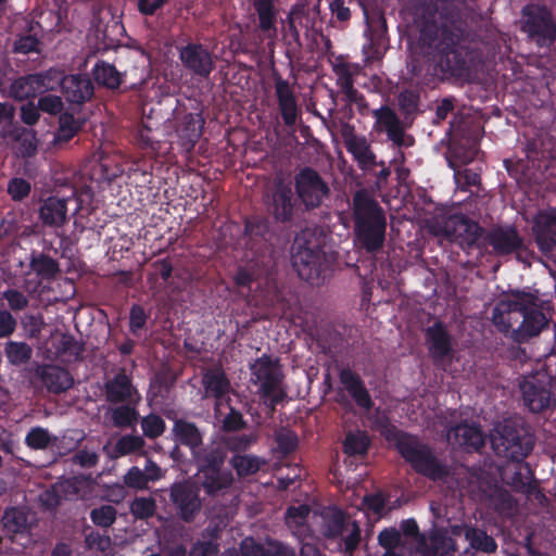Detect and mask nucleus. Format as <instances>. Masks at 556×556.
<instances>
[{
	"label": "nucleus",
	"mask_w": 556,
	"mask_h": 556,
	"mask_svg": "<svg viewBox=\"0 0 556 556\" xmlns=\"http://www.w3.org/2000/svg\"><path fill=\"white\" fill-rule=\"evenodd\" d=\"M476 24L473 10L460 0L441 2L422 25L418 45L412 48V59L407 63L410 77L421 72L420 56L455 52L470 38Z\"/></svg>",
	"instance_id": "f257e3e1"
},
{
	"label": "nucleus",
	"mask_w": 556,
	"mask_h": 556,
	"mask_svg": "<svg viewBox=\"0 0 556 556\" xmlns=\"http://www.w3.org/2000/svg\"><path fill=\"white\" fill-rule=\"evenodd\" d=\"M354 230L358 244L367 252L379 251L384 242L386 216L377 201L366 190L353 198Z\"/></svg>",
	"instance_id": "f03ea898"
},
{
	"label": "nucleus",
	"mask_w": 556,
	"mask_h": 556,
	"mask_svg": "<svg viewBox=\"0 0 556 556\" xmlns=\"http://www.w3.org/2000/svg\"><path fill=\"white\" fill-rule=\"evenodd\" d=\"M292 264L301 279L312 285H319L324 280L329 262L312 230H304L295 237Z\"/></svg>",
	"instance_id": "7ed1b4c3"
},
{
	"label": "nucleus",
	"mask_w": 556,
	"mask_h": 556,
	"mask_svg": "<svg viewBox=\"0 0 556 556\" xmlns=\"http://www.w3.org/2000/svg\"><path fill=\"white\" fill-rule=\"evenodd\" d=\"M494 452L511 460L523 459L532 450V437L515 421L498 422L490 434Z\"/></svg>",
	"instance_id": "20e7f679"
},
{
	"label": "nucleus",
	"mask_w": 556,
	"mask_h": 556,
	"mask_svg": "<svg viewBox=\"0 0 556 556\" xmlns=\"http://www.w3.org/2000/svg\"><path fill=\"white\" fill-rule=\"evenodd\" d=\"M397 448L401 455L424 476L432 480L443 479L448 476V467L440 462L430 448L417 439L401 437L397 442Z\"/></svg>",
	"instance_id": "39448f33"
},
{
	"label": "nucleus",
	"mask_w": 556,
	"mask_h": 556,
	"mask_svg": "<svg viewBox=\"0 0 556 556\" xmlns=\"http://www.w3.org/2000/svg\"><path fill=\"white\" fill-rule=\"evenodd\" d=\"M281 370L276 361L262 356L251 365V382L257 386V393L269 401L270 406L283 397Z\"/></svg>",
	"instance_id": "423d86ee"
},
{
	"label": "nucleus",
	"mask_w": 556,
	"mask_h": 556,
	"mask_svg": "<svg viewBox=\"0 0 556 556\" xmlns=\"http://www.w3.org/2000/svg\"><path fill=\"white\" fill-rule=\"evenodd\" d=\"M525 405L533 413H540L549 407L556 396V384L545 372L525 377L520 383Z\"/></svg>",
	"instance_id": "0eeeda50"
},
{
	"label": "nucleus",
	"mask_w": 556,
	"mask_h": 556,
	"mask_svg": "<svg viewBox=\"0 0 556 556\" xmlns=\"http://www.w3.org/2000/svg\"><path fill=\"white\" fill-rule=\"evenodd\" d=\"M431 231L434 236L456 242L463 248L476 245L482 235V229L477 223L457 215L431 226Z\"/></svg>",
	"instance_id": "6e6552de"
},
{
	"label": "nucleus",
	"mask_w": 556,
	"mask_h": 556,
	"mask_svg": "<svg viewBox=\"0 0 556 556\" xmlns=\"http://www.w3.org/2000/svg\"><path fill=\"white\" fill-rule=\"evenodd\" d=\"M294 187L299 201L306 208L323 204L330 194L327 181L316 170L305 167L294 177Z\"/></svg>",
	"instance_id": "1a4fd4ad"
},
{
	"label": "nucleus",
	"mask_w": 556,
	"mask_h": 556,
	"mask_svg": "<svg viewBox=\"0 0 556 556\" xmlns=\"http://www.w3.org/2000/svg\"><path fill=\"white\" fill-rule=\"evenodd\" d=\"M522 30L540 46L552 42L556 37L549 11L539 4H530L522 10Z\"/></svg>",
	"instance_id": "9d476101"
},
{
	"label": "nucleus",
	"mask_w": 556,
	"mask_h": 556,
	"mask_svg": "<svg viewBox=\"0 0 556 556\" xmlns=\"http://www.w3.org/2000/svg\"><path fill=\"white\" fill-rule=\"evenodd\" d=\"M531 301L530 293L513 292L501 300L494 307L492 321L498 330L503 332H511L516 329L515 325H519L521 311L526 309L527 304Z\"/></svg>",
	"instance_id": "9b49d317"
},
{
	"label": "nucleus",
	"mask_w": 556,
	"mask_h": 556,
	"mask_svg": "<svg viewBox=\"0 0 556 556\" xmlns=\"http://www.w3.org/2000/svg\"><path fill=\"white\" fill-rule=\"evenodd\" d=\"M169 498L178 517L185 522H191L202 508L200 490L194 482L181 481L169 489Z\"/></svg>",
	"instance_id": "f8f14e48"
},
{
	"label": "nucleus",
	"mask_w": 556,
	"mask_h": 556,
	"mask_svg": "<svg viewBox=\"0 0 556 556\" xmlns=\"http://www.w3.org/2000/svg\"><path fill=\"white\" fill-rule=\"evenodd\" d=\"M203 396L215 400V414L223 415V406L229 404L233 389L222 367H213L204 371L202 376Z\"/></svg>",
	"instance_id": "ddd939ff"
},
{
	"label": "nucleus",
	"mask_w": 556,
	"mask_h": 556,
	"mask_svg": "<svg viewBox=\"0 0 556 556\" xmlns=\"http://www.w3.org/2000/svg\"><path fill=\"white\" fill-rule=\"evenodd\" d=\"M533 233L542 254L556 263V208L540 212L535 216Z\"/></svg>",
	"instance_id": "4468645a"
},
{
	"label": "nucleus",
	"mask_w": 556,
	"mask_h": 556,
	"mask_svg": "<svg viewBox=\"0 0 556 556\" xmlns=\"http://www.w3.org/2000/svg\"><path fill=\"white\" fill-rule=\"evenodd\" d=\"M341 134L348 152L352 154L358 167L364 172L372 170L378 161L367 138L358 135L350 125H344Z\"/></svg>",
	"instance_id": "2eb2a0df"
},
{
	"label": "nucleus",
	"mask_w": 556,
	"mask_h": 556,
	"mask_svg": "<svg viewBox=\"0 0 556 556\" xmlns=\"http://www.w3.org/2000/svg\"><path fill=\"white\" fill-rule=\"evenodd\" d=\"M526 309L521 311V321L516 329H513V339L517 342H525L536 337L547 327L548 318L542 312L536 303V299L531 294V301L525 305Z\"/></svg>",
	"instance_id": "dca6fc26"
},
{
	"label": "nucleus",
	"mask_w": 556,
	"mask_h": 556,
	"mask_svg": "<svg viewBox=\"0 0 556 556\" xmlns=\"http://www.w3.org/2000/svg\"><path fill=\"white\" fill-rule=\"evenodd\" d=\"M179 59L193 75L207 77L214 68L211 52L202 45L189 43L179 50Z\"/></svg>",
	"instance_id": "f3484780"
},
{
	"label": "nucleus",
	"mask_w": 556,
	"mask_h": 556,
	"mask_svg": "<svg viewBox=\"0 0 556 556\" xmlns=\"http://www.w3.org/2000/svg\"><path fill=\"white\" fill-rule=\"evenodd\" d=\"M502 478L518 492L528 495L538 494L536 486L533 483L532 471L529 465L521 463V460H515L505 467Z\"/></svg>",
	"instance_id": "a211bd4d"
},
{
	"label": "nucleus",
	"mask_w": 556,
	"mask_h": 556,
	"mask_svg": "<svg viewBox=\"0 0 556 556\" xmlns=\"http://www.w3.org/2000/svg\"><path fill=\"white\" fill-rule=\"evenodd\" d=\"M455 544L442 531H433L429 538L416 536V554L420 556H452Z\"/></svg>",
	"instance_id": "6ab92c4d"
},
{
	"label": "nucleus",
	"mask_w": 556,
	"mask_h": 556,
	"mask_svg": "<svg viewBox=\"0 0 556 556\" xmlns=\"http://www.w3.org/2000/svg\"><path fill=\"white\" fill-rule=\"evenodd\" d=\"M105 397L112 403H136L140 399L124 369L105 382Z\"/></svg>",
	"instance_id": "aec40b11"
},
{
	"label": "nucleus",
	"mask_w": 556,
	"mask_h": 556,
	"mask_svg": "<svg viewBox=\"0 0 556 556\" xmlns=\"http://www.w3.org/2000/svg\"><path fill=\"white\" fill-rule=\"evenodd\" d=\"M339 379L344 390L361 408L369 410L372 407L370 394L356 372L351 369H342Z\"/></svg>",
	"instance_id": "412c9836"
},
{
	"label": "nucleus",
	"mask_w": 556,
	"mask_h": 556,
	"mask_svg": "<svg viewBox=\"0 0 556 556\" xmlns=\"http://www.w3.org/2000/svg\"><path fill=\"white\" fill-rule=\"evenodd\" d=\"M61 87L67 101L76 104L89 100L93 92L92 83L86 75H63Z\"/></svg>",
	"instance_id": "4be33fe9"
},
{
	"label": "nucleus",
	"mask_w": 556,
	"mask_h": 556,
	"mask_svg": "<svg viewBox=\"0 0 556 556\" xmlns=\"http://www.w3.org/2000/svg\"><path fill=\"white\" fill-rule=\"evenodd\" d=\"M446 440L453 446L478 450L484 443V434L475 425L462 424L447 432Z\"/></svg>",
	"instance_id": "5701e85b"
},
{
	"label": "nucleus",
	"mask_w": 556,
	"mask_h": 556,
	"mask_svg": "<svg viewBox=\"0 0 556 556\" xmlns=\"http://www.w3.org/2000/svg\"><path fill=\"white\" fill-rule=\"evenodd\" d=\"M243 556H294V551L275 541L257 543L253 538H245L240 544Z\"/></svg>",
	"instance_id": "b1692460"
},
{
	"label": "nucleus",
	"mask_w": 556,
	"mask_h": 556,
	"mask_svg": "<svg viewBox=\"0 0 556 556\" xmlns=\"http://www.w3.org/2000/svg\"><path fill=\"white\" fill-rule=\"evenodd\" d=\"M376 127L379 131H386L389 139L396 146L404 144V135L401 122L396 114L389 108L383 106L374 111Z\"/></svg>",
	"instance_id": "393cba45"
},
{
	"label": "nucleus",
	"mask_w": 556,
	"mask_h": 556,
	"mask_svg": "<svg viewBox=\"0 0 556 556\" xmlns=\"http://www.w3.org/2000/svg\"><path fill=\"white\" fill-rule=\"evenodd\" d=\"M315 522L320 526V531L325 536L338 538L343 534L344 526L349 518L337 508H327L320 515H313Z\"/></svg>",
	"instance_id": "a878e982"
},
{
	"label": "nucleus",
	"mask_w": 556,
	"mask_h": 556,
	"mask_svg": "<svg viewBox=\"0 0 556 556\" xmlns=\"http://www.w3.org/2000/svg\"><path fill=\"white\" fill-rule=\"evenodd\" d=\"M254 10L258 17V27L267 38L277 36V14L274 0H252Z\"/></svg>",
	"instance_id": "bb28decb"
},
{
	"label": "nucleus",
	"mask_w": 556,
	"mask_h": 556,
	"mask_svg": "<svg viewBox=\"0 0 556 556\" xmlns=\"http://www.w3.org/2000/svg\"><path fill=\"white\" fill-rule=\"evenodd\" d=\"M193 457L198 471H206L222 468L225 463L226 452L222 443H213L204 448L194 451Z\"/></svg>",
	"instance_id": "cd10ccee"
},
{
	"label": "nucleus",
	"mask_w": 556,
	"mask_h": 556,
	"mask_svg": "<svg viewBox=\"0 0 556 556\" xmlns=\"http://www.w3.org/2000/svg\"><path fill=\"white\" fill-rule=\"evenodd\" d=\"M276 94L283 122L293 125L296 121V101L288 81L277 78L275 81Z\"/></svg>",
	"instance_id": "c85d7f7f"
},
{
	"label": "nucleus",
	"mask_w": 556,
	"mask_h": 556,
	"mask_svg": "<svg viewBox=\"0 0 556 556\" xmlns=\"http://www.w3.org/2000/svg\"><path fill=\"white\" fill-rule=\"evenodd\" d=\"M66 200L58 197L48 198L40 207V218L43 224L60 227L67 218Z\"/></svg>",
	"instance_id": "c756f323"
},
{
	"label": "nucleus",
	"mask_w": 556,
	"mask_h": 556,
	"mask_svg": "<svg viewBox=\"0 0 556 556\" xmlns=\"http://www.w3.org/2000/svg\"><path fill=\"white\" fill-rule=\"evenodd\" d=\"M200 482L210 495H213L232 483V475L223 468L210 469L206 471H198Z\"/></svg>",
	"instance_id": "7c9ffc66"
},
{
	"label": "nucleus",
	"mask_w": 556,
	"mask_h": 556,
	"mask_svg": "<svg viewBox=\"0 0 556 556\" xmlns=\"http://www.w3.org/2000/svg\"><path fill=\"white\" fill-rule=\"evenodd\" d=\"M489 242L498 254H508L521 244L514 228L494 229L489 235Z\"/></svg>",
	"instance_id": "2f4dec72"
},
{
	"label": "nucleus",
	"mask_w": 556,
	"mask_h": 556,
	"mask_svg": "<svg viewBox=\"0 0 556 556\" xmlns=\"http://www.w3.org/2000/svg\"><path fill=\"white\" fill-rule=\"evenodd\" d=\"M268 210L278 220L286 222L290 219L293 212L291 190L281 185L278 186L273 194Z\"/></svg>",
	"instance_id": "473e14b6"
},
{
	"label": "nucleus",
	"mask_w": 556,
	"mask_h": 556,
	"mask_svg": "<svg viewBox=\"0 0 556 556\" xmlns=\"http://www.w3.org/2000/svg\"><path fill=\"white\" fill-rule=\"evenodd\" d=\"M311 516V508L307 505L290 507L286 515V522L294 535L306 538L311 533L307 521Z\"/></svg>",
	"instance_id": "72a5a7b5"
},
{
	"label": "nucleus",
	"mask_w": 556,
	"mask_h": 556,
	"mask_svg": "<svg viewBox=\"0 0 556 556\" xmlns=\"http://www.w3.org/2000/svg\"><path fill=\"white\" fill-rule=\"evenodd\" d=\"M427 340L429 351L434 357L441 358L450 353V337L441 324H434L427 329Z\"/></svg>",
	"instance_id": "f704fd0d"
},
{
	"label": "nucleus",
	"mask_w": 556,
	"mask_h": 556,
	"mask_svg": "<svg viewBox=\"0 0 556 556\" xmlns=\"http://www.w3.org/2000/svg\"><path fill=\"white\" fill-rule=\"evenodd\" d=\"M42 380L47 389L60 393L71 388L73 379L68 371L61 367L50 366L43 369Z\"/></svg>",
	"instance_id": "c9c22d12"
},
{
	"label": "nucleus",
	"mask_w": 556,
	"mask_h": 556,
	"mask_svg": "<svg viewBox=\"0 0 556 556\" xmlns=\"http://www.w3.org/2000/svg\"><path fill=\"white\" fill-rule=\"evenodd\" d=\"M174 433L180 443L188 445L192 453L197 451L202 443V435L195 425L178 420L174 426Z\"/></svg>",
	"instance_id": "e433bc0d"
},
{
	"label": "nucleus",
	"mask_w": 556,
	"mask_h": 556,
	"mask_svg": "<svg viewBox=\"0 0 556 556\" xmlns=\"http://www.w3.org/2000/svg\"><path fill=\"white\" fill-rule=\"evenodd\" d=\"M483 493L490 498L491 505L498 511L504 514L511 513L516 507V502L510 494L497 485H488L482 488Z\"/></svg>",
	"instance_id": "4c0bfd02"
},
{
	"label": "nucleus",
	"mask_w": 556,
	"mask_h": 556,
	"mask_svg": "<svg viewBox=\"0 0 556 556\" xmlns=\"http://www.w3.org/2000/svg\"><path fill=\"white\" fill-rule=\"evenodd\" d=\"M4 529L12 534H24L28 532L29 525L25 511L16 508L9 509L2 517Z\"/></svg>",
	"instance_id": "58836bf2"
},
{
	"label": "nucleus",
	"mask_w": 556,
	"mask_h": 556,
	"mask_svg": "<svg viewBox=\"0 0 556 556\" xmlns=\"http://www.w3.org/2000/svg\"><path fill=\"white\" fill-rule=\"evenodd\" d=\"M35 90L38 94L55 90L62 85L63 73L55 68H50L45 73L33 75Z\"/></svg>",
	"instance_id": "ea45409f"
},
{
	"label": "nucleus",
	"mask_w": 556,
	"mask_h": 556,
	"mask_svg": "<svg viewBox=\"0 0 556 556\" xmlns=\"http://www.w3.org/2000/svg\"><path fill=\"white\" fill-rule=\"evenodd\" d=\"M4 353L9 363L20 366L30 359L33 349L26 342L9 341L5 343Z\"/></svg>",
	"instance_id": "a19ab883"
},
{
	"label": "nucleus",
	"mask_w": 556,
	"mask_h": 556,
	"mask_svg": "<svg viewBox=\"0 0 556 556\" xmlns=\"http://www.w3.org/2000/svg\"><path fill=\"white\" fill-rule=\"evenodd\" d=\"M465 538L470 546L485 553H493L496 551V543L492 536H489L484 531L475 528L465 529Z\"/></svg>",
	"instance_id": "79ce46f5"
},
{
	"label": "nucleus",
	"mask_w": 556,
	"mask_h": 556,
	"mask_svg": "<svg viewBox=\"0 0 556 556\" xmlns=\"http://www.w3.org/2000/svg\"><path fill=\"white\" fill-rule=\"evenodd\" d=\"M369 439L363 431L350 432L344 441V451L349 455H363L367 452Z\"/></svg>",
	"instance_id": "37998d69"
},
{
	"label": "nucleus",
	"mask_w": 556,
	"mask_h": 556,
	"mask_svg": "<svg viewBox=\"0 0 556 556\" xmlns=\"http://www.w3.org/2000/svg\"><path fill=\"white\" fill-rule=\"evenodd\" d=\"M115 427L126 428L132 426L138 418L137 410L128 405H121L109 410Z\"/></svg>",
	"instance_id": "c03bdc74"
},
{
	"label": "nucleus",
	"mask_w": 556,
	"mask_h": 556,
	"mask_svg": "<svg viewBox=\"0 0 556 556\" xmlns=\"http://www.w3.org/2000/svg\"><path fill=\"white\" fill-rule=\"evenodd\" d=\"M96 80L109 88H116L121 84V74L116 68L106 63L98 64L94 68Z\"/></svg>",
	"instance_id": "a18cd8bd"
},
{
	"label": "nucleus",
	"mask_w": 556,
	"mask_h": 556,
	"mask_svg": "<svg viewBox=\"0 0 556 556\" xmlns=\"http://www.w3.org/2000/svg\"><path fill=\"white\" fill-rule=\"evenodd\" d=\"M30 268L46 279L52 278L59 270L56 262L45 254L34 256L30 260Z\"/></svg>",
	"instance_id": "49530a36"
},
{
	"label": "nucleus",
	"mask_w": 556,
	"mask_h": 556,
	"mask_svg": "<svg viewBox=\"0 0 556 556\" xmlns=\"http://www.w3.org/2000/svg\"><path fill=\"white\" fill-rule=\"evenodd\" d=\"M232 466L240 476H248L256 472L264 462L253 455H237L231 459Z\"/></svg>",
	"instance_id": "de8ad7c7"
},
{
	"label": "nucleus",
	"mask_w": 556,
	"mask_h": 556,
	"mask_svg": "<svg viewBox=\"0 0 556 556\" xmlns=\"http://www.w3.org/2000/svg\"><path fill=\"white\" fill-rule=\"evenodd\" d=\"M146 442L139 435H123L115 444V454L116 456L129 455L132 453L140 452Z\"/></svg>",
	"instance_id": "09e8293b"
},
{
	"label": "nucleus",
	"mask_w": 556,
	"mask_h": 556,
	"mask_svg": "<svg viewBox=\"0 0 556 556\" xmlns=\"http://www.w3.org/2000/svg\"><path fill=\"white\" fill-rule=\"evenodd\" d=\"M334 72L337 74V81L342 90L348 97L349 100L353 101L356 99V90L353 87L352 80V72L346 64H338L334 67Z\"/></svg>",
	"instance_id": "8fccbe9b"
},
{
	"label": "nucleus",
	"mask_w": 556,
	"mask_h": 556,
	"mask_svg": "<svg viewBox=\"0 0 556 556\" xmlns=\"http://www.w3.org/2000/svg\"><path fill=\"white\" fill-rule=\"evenodd\" d=\"M53 437L41 427L33 428L26 435V444L34 450H45L52 442Z\"/></svg>",
	"instance_id": "3c124183"
},
{
	"label": "nucleus",
	"mask_w": 556,
	"mask_h": 556,
	"mask_svg": "<svg viewBox=\"0 0 556 556\" xmlns=\"http://www.w3.org/2000/svg\"><path fill=\"white\" fill-rule=\"evenodd\" d=\"M16 151L22 156H29L37 150V139L31 130L22 129L16 132Z\"/></svg>",
	"instance_id": "603ef678"
},
{
	"label": "nucleus",
	"mask_w": 556,
	"mask_h": 556,
	"mask_svg": "<svg viewBox=\"0 0 556 556\" xmlns=\"http://www.w3.org/2000/svg\"><path fill=\"white\" fill-rule=\"evenodd\" d=\"M11 93L18 100H24L30 97L37 96L35 90V81H33V75L16 79L11 85Z\"/></svg>",
	"instance_id": "864d4df0"
},
{
	"label": "nucleus",
	"mask_w": 556,
	"mask_h": 556,
	"mask_svg": "<svg viewBox=\"0 0 556 556\" xmlns=\"http://www.w3.org/2000/svg\"><path fill=\"white\" fill-rule=\"evenodd\" d=\"M155 509V500L152 497H137L130 504V513L140 519L153 516Z\"/></svg>",
	"instance_id": "5fc2aeb1"
},
{
	"label": "nucleus",
	"mask_w": 556,
	"mask_h": 556,
	"mask_svg": "<svg viewBox=\"0 0 556 556\" xmlns=\"http://www.w3.org/2000/svg\"><path fill=\"white\" fill-rule=\"evenodd\" d=\"M90 518L96 526L108 528L116 519V509L112 505H102L91 510Z\"/></svg>",
	"instance_id": "6e6d98bb"
},
{
	"label": "nucleus",
	"mask_w": 556,
	"mask_h": 556,
	"mask_svg": "<svg viewBox=\"0 0 556 556\" xmlns=\"http://www.w3.org/2000/svg\"><path fill=\"white\" fill-rule=\"evenodd\" d=\"M141 428L146 437L155 439L163 434L165 430V422L160 416L150 414L142 418Z\"/></svg>",
	"instance_id": "4d7b16f0"
},
{
	"label": "nucleus",
	"mask_w": 556,
	"mask_h": 556,
	"mask_svg": "<svg viewBox=\"0 0 556 556\" xmlns=\"http://www.w3.org/2000/svg\"><path fill=\"white\" fill-rule=\"evenodd\" d=\"M343 534H339L344 542L345 551L352 552L357 546L361 539V529L356 521L349 519L343 529Z\"/></svg>",
	"instance_id": "13d9d810"
},
{
	"label": "nucleus",
	"mask_w": 556,
	"mask_h": 556,
	"mask_svg": "<svg viewBox=\"0 0 556 556\" xmlns=\"http://www.w3.org/2000/svg\"><path fill=\"white\" fill-rule=\"evenodd\" d=\"M215 417L218 421L223 424V428L225 430H237L242 425V417L240 413L231 408L228 404H225L223 406V415L217 416L215 414Z\"/></svg>",
	"instance_id": "bf43d9fd"
},
{
	"label": "nucleus",
	"mask_w": 556,
	"mask_h": 556,
	"mask_svg": "<svg viewBox=\"0 0 556 556\" xmlns=\"http://www.w3.org/2000/svg\"><path fill=\"white\" fill-rule=\"evenodd\" d=\"M124 483L135 490H146L149 488V482L142 469L139 467H131L123 477Z\"/></svg>",
	"instance_id": "052dcab7"
},
{
	"label": "nucleus",
	"mask_w": 556,
	"mask_h": 556,
	"mask_svg": "<svg viewBox=\"0 0 556 556\" xmlns=\"http://www.w3.org/2000/svg\"><path fill=\"white\" fill-rule=\"evenodd\" d=\"M21 324L28 338H38L46 326L40 315H25Z\"/></svg>",
	"instance_id": "680f3d73"
},
{
	"label": "nucleus",
	"mask_w": 556,
	"mask_h": 556,
	"mask_svg": "<svg viewBox=\"0 0 556 556\" xmlns=\"http://www.w3.org/2000/svg\"><path fill=\"white\" fill-rule=\"evenodd\" d=\"M38 109L45 113L56 115L63 110V101L59 96L47 94L38 100Z\"/></svg>",
	"instance_id": "e2e57ef3"
},
{
	"label": "nucleus",
	"mask_w": 556,
	"mask_h": 556,
	"mask_svg": "<svg viewBox=\"0 0 556 556\" xmlns=\"http://www.w3.org/2000/svg\"><path fill=\"white\" fill-rule=\"evenodd\" d=\"M276 442L279 450L283 454H288L295 450L298 445V438L292 431L281 429L276 432Z\"/></svg>",
	"instance_id": "0e129e2a"
},
{
	"label": "nucleus",
	"mask_w": 556,
	"mask_h": 556,
	"mask_svg": "<svg viewBox=\"0 0 556 556\" xmlns=\"http://www.w3.org/2000/svg\"><path fill=\"white\" fill-rule=\"evenodd\" d=\"M2 296L8 301V305L12 311H22L28 306L27 296L18 290H5Z\"/></svg>",
	"instance_id": "69168bd1"
},
{
	"label": "nucleus",
	"mask_w": 556,
	"mask_h": 556,
	"mask_svg": "<svg viewBox=\"0 0 556 556\" xmlns=\"http://www.w3.org/2000/svg\"><path fill=\"white\" fill-rule=\"evenodd\" d=\"M8 192L13 200H22L30 192V184L23 178H13L9 181Z\"/></svg>",
	"instance_id": "338daca9"
},
{
	"label": "nucleus",
	"mask_w": 556,
	"mask_h": 556,
	"mask_svg": "<svg viewBox=\"0 0 556 556\" xmlns=\"http://www.w3.org/2000/svg\"><path fill=\"white\" fill-rule=\"evenodd\" d=\"M378 541L386 551H394V547L402 543L401 534L394 528L381 531L379 533Z\"/></svg>",
	"instance_id": "774afa93"
}]
</instances>
